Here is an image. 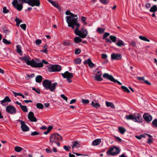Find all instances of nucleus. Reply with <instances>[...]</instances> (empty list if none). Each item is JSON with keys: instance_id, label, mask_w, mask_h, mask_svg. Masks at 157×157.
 <instances>
[{"instance_id": "obj_1", "label": "nucleus", "mask_w": 157, "mask_h": 157, "mask_svg": "<svg viewBox=\"0 0 157 157\" xmlns=\"http://www.w3.org/2000/svg\"><path fill=\"white\" fill-rule=\"evenodd\" d=\"M70 17H66V21L69 27H71L72 29L75 28V25L76 28L74 30L75 34L82 38H84L88 34L87 30L84 28H82L81 30H79L80 25L78 22V18H73L71 20Z\"/></svg>"}, {"instance_id": "obj_2", "label": "nucleus", "mask_w": 157, "mask_h": 157, "mask_svg": "<svg viewBox=\"0 0 157 157\" xmlns=\"http://www.w3.org/2000/svg\"><path fill=\"white\" fill-rule=\"evenodd\" d=\"M19 59L22 61L25 62L27 65H30L33 67H40L42 66L41 63L37 64L36 62L33 59L30 60V58L29 56H24L19 57Z\"/></svg>"}, {"instance_id": "obj_3", "label": "nucleus", "mask_w": 157, "mask_h": 157, "mask_svg": "<svg viewBox=\"0 0 157 157\" xmlns=\"http://www.w3.org/2000/svg\"><path fill=\"white\" fill-rule=\"evenodd\" d=\"M57 83L56 82H54L52 84L51 81L46 79L42 82V85L46 90H49L51 91H53L56 89V86Z\"/></svg>"}, {"instance_id": "obj_4", "label": "nucleus", "mask_w": 157, "mask_h": 157, "mask_svg": "<svg viewBox=\"0 0 157 157\" xmlns=\"http://www.w3.org/2000/svg\"><path fill=\"white\" fill-rule=\"evenodd\" d=\"M49 139L51 143L50 144L51 146H52V143H55L57 146H59L60 143L59 141H61L62 140V137L60 135L57 133H55L51 135L50 136Z\"/></svg>"}, {"instance_id": "obj_5", "label": "nucleus", "mask_w": 157, "mask_h": 157, "mask_svg": "<svg viewBox=\"0 0 157 157\" xmlns=\"http://www.w3.org/2000/svg\"><path fill=\"white\" fill-rule=\"evenodd\" d=\"M120 152V150L118 147L114 146L110 148L109 150L106 151L108 155H114L118 154Z\"/></svg>"}, {"instance_id": "obj_6", "label": "nucleus", "mask_w": 157, "mask_h": 157, "mask_svg": "<svg viewBox=\"0 0 157 157\" xmlns=\"http://www.w3.org/2000/svg\"><path fill=\"white\" fill-rule=\"evenodd\" d=\"M47 67L48 71L50 72L59 71L61 69L60 66L58 65H50Z\"/></svg>"}, {"instance_id": "obj_7", "label": "nucleus", "mask_w": 157, "mask_h": 157, "mask_svg": "<svg viewBox=\"0 0 157 157\" xmlns=\"http://www.w3.org/2000/svg\"><path fill=\"white\" fill-rule=\"evenodd\" d=\"M61 74L63 78L67 79V80L69 83H71L72 82L71 79L73 77V75L72 73L66 71L64 73H61Z\"/></svg>"}, {"instance_id": "obj_8", "label": "nucleus", "mask_w": 157, "mask_h": 157, "mask_svg": "<svg viewBox=\"0 0 157 157\" xmlns=\"http://www.w3.org/2000/svg\"><path fill=\"white\" fill-rule=\"evenodd\" d=\"M133 121L135 122H142L143 120L141 115L136 113L133 114Z\"/></svg>"}, {"instance_id": "obj_9", "label": "nucleus", "mask_w": 157, "mask_h": 157, "mask_svg": "<svg viewBox=\"0 0 157 157\" xmlns=\"http://www.w3.org/2000/svg\"><path fill=\"white\" fill-rule=\"evenodd\" d=\"M28 4L32 7H38L40 5V2L39 0H28Z\"/></svg>"}, {"instance_id": "obj_10", "label": "nucleus", "mask_w": 157, "mask_h": 157, "mask_svg": "<svg viewBox=\"0 0 157 157\" xmlns=\"http://www.w3.org/2000/svg\"><path fill=\"white\" fill-rule=\"evenodd\" d=\"M111 59L114 60H119L121 58V54L119 53H112L111 56Z\"/></svg>"}, {"instance_id": "obj_11", "label": "nucleus", "mask_w": 157, "mask_h": 157, "mask_svg": "<svg viewBox=\"0 0 157 157\" xmlns=\"http://www.w3.org/2000/svg\"><path fill=\"white\" fill-rule=\"evenodd\" d=\"M18 121L21 122V128L22 130L24 132H27L29 130V128L25 124L24 121L19 120Z\"/></svg>"}, {"instance_id": "obj_12", "label": "nucleus", "mask_w": 157, "mask_h": 157, "mask_svg": "<svg viewBox=\"0 0 157 157\" xmlns=\"http://www.w3.org/2000/svg\"><path fill=\"white\" fill-rule=\"evenodd\" d=\"M6 110L10 114H13L15 113L16 109L13 106L9 105L6 107Z\"/></svg>"}, {"instance_id": "obj_13", "label": "nucleus", "mask_w": 157, "mask_h": 157, "mask_svg": "<svg viewBox=\"0 0 157 157\" xmlns=\"http://www.w3.org/2000/svg\"><path fill=\"white\" fill-rule=\"evenodd\" d=\"M11 99L8 96H6L4 99L0 101L1 104L3 106H6L8 105L7 102H10Z\"/></svg>"}, {"instance_id": "obj_14", "label": "nucleus", "mask_w": 157, "mask_h": 157, "mask_svg": "<svg viewBox=\"0 0 157 157\" xmlns=\"http://www.w3.org/2000/svg\"><path fill=\"white\" fill-rule=\"evenodd\" d=\"M28 118L32 122H36L37 121L36 118L34 116V113L32 112H29L28 116Z\"/></svg>"}, {"instance_id": "obj_15", "label": "nucleus", "mask_w": 157, "mask_h": 157, "mask_svg": "<svg viewBox=\"0 0 157 157\" xmlns=\"http://www.w3.org/2000/svg\"><path fill=\"white\" fill-rule=\"evenodd\" d=\"M47 0L55 7L59 11H61V7L57 2L55 1H53L52 0Z\"/></svg>"}, {"instance_id": "obj_16", "label": "nucleus", "mask_w": 157, "mask_h": 157, "mask_svg": "<svg viewBox=\"0 0 157 157\" xmlns=\"http://www.w3.org/2000/svg\"><path fill=\"white\" fill-rule=\"evenodd\" d=\"M103 77L105 79L109 80L113 82L114 78L111 75L107 73H104L103 75Z\"/></svg>"}, {"instance_id": "obj_17", "label": "nucleus", "mask_w": 157, "mask_h": 157, "mask_svg": "<svg viewBox=\"0 0 157 157\" xmlns=\"http://www.w3.org/2000/svg\"><path fill=\"white\" fill-rule=\"evenodd\" d=\"M84 64H87L90 68H92L94 66V64L92 63L91 60L90 58L86 60L84 62Z\"/></svg>"}, {"instance_id": "obj_18", "label": "nucleus", "mask_w": 157, "mask_h": 157, "mask_svg": "<svg viewBox=\"0 0 157 157\" xmlns=\"http://www.w3.org/2000/svg\"><path fill=\"white\" fill-rule=\"evenodd\" d=\"M144 119L147 121H150L152 119V117L148 113H145L143 115Z\"/></svg>"}, {"instance_id": "obj_19", "label": "nucleus", "mask_w": 157, "mask_h": 157, "mask_svg": "<svg viewBox=\"0 0 157 157\" xmlns=\"http://www.w3.org/2000/svg\"><path fill=\"white\" fill-rule=\"evenodd\" d=\"M65 13L66 15H70V16H68L67 17H71V20L73 18H75V17H77V15H75L71 13L69 10L66 11L65 12Z\"/></svg>"}, {"instance_id": "obj_20", "label": "nucleus", "mask_w": 157, "mask_h": 157, "mask_svg": "<svg viewBox=\"0 0 157 157\" xmlns=\"http://www.w3.org/2000/svg\"><path fill=\"white\" fill-rule=\"evenodd\" d=\"M110 35V34L109 33L106 32L103 35L102 39L103 40H105L107 42H109L110 43H111L112 41H111L110 40L109 38H106V37L108 36H109Z\"/></svg>"}, {"instance_id": "obj_21", "label": "nucleus", "mask_w": 157, "mask_h": 157, "mask_svg": "<svg viewBox=\"0 0 157 157\" xmlns=\"http://www.w3.org/2000/svg\"><path fill=\"white\" fill-rule=\"evenodd\" d=\"M91 105L93 107L95 108H97L100 106V105L95 100L92 101Z\"/></svg>"}, {"instance_id": "obj_22", "label": "nucleus", "mask_w": 157, "mask_h": 157, "mask_svg": "<svg viewBox=\"0 0 157 157\" xmlns=\"http://www.w3.org/2000/svg\"><path fill=\"white\" fill-rule=\"evenodd\" d=\"M101 142L100 139H98L94 140L92 142V145L94 146H97Z\"/></svg>"}, {"instance_id": "obj_23", "label": "nucleus", "mask_w": 157, "mask_h": 157, "mask_svg": "<svg viewBox=\"0 0 157 157\" xmlns=\"http://www.w3.org/2000/svg\"><path fill=\"white\" fill-rule=\"evenodd\" d=\"M73 145L72 146V148H78L79 147V144L78 142L75 141L72 142Z\"/></svg>"}, {"instance_id": "obj_24", "label": "nucleus", "mask_w": 157, "mask_h": 157, "mask_svg": "<svg viewBox=\"0 0 157 157\" xmlns=\"http://www.w3.org/2000/svg\"><path fill=\"white\" fill-rule=\"evenodd\" d=\"M116 45L119 47L124 46V42L121 40H119L116 43Z\"/></svg>"}, {"instance_id": "obj_25", "label": "nucleus", "mask_w": 157, "mask_h": 157, "mask_svg": "<svg viewBox=\"0 0 157 157\" xmlns=\"http://www.w3.org/2000/svg\"><path fill=\"white\" fill-rule=\"evenodd\" d=\"M22 4H17V5H16L15 7L14 8L17 9L18 11H20L23 8Z\"/></svg>"}, {"instance_id": "obj_26", "label": "nucleus", "mask_w": 157, "mask_h": 157, "mask_svg": "<svg viewBox=\"0 0 157 157\" xmlns=\"http://www.w3.org/2000/svg\"><path fill=\"white\" fill-rule=\"evenodd\" d=\"M105 105L107 107H110L113 109H115L114 104L111 102L106 101L105 102Z\"/></svg>"}, {"instance_id": "obj_27", "label": "nucleus", "mask_w": 157, "mask_h": 157, "mask_svg": "<svg viewBox=\"0 0 157 157\" xmlns=\"http://www.w3.org/2000/svg\"><path fill=\"white\" fill-rule=\"evenodd\" d=\"M81 37L79 36L75 37L74 39V41L76 43H78L81 42L82 41V39Z\"/></svg>"}, {"instance_id": "obj_28", "label": "nucleus", "mask_w": 157, "mask_h": 157, "mask_svg": "<svg viewBox=\"0 0 157 157\" xmlns=\"http://www.w3.org/2000/svg\"><path fill=\"white\" fill-rule=\"evenodd\" d=\"M157 7L156 5H154L151 7L149 10L150 12H152L154 13L155 11H157Z\"/></svg>"}, {"instance_id": "obj_29", "label": "nucleus", "mask_w": 157, "mask_h": 157, "mask_svg": "<svg viewBox=\"0 0 157 157\" xmlns=\"http://www.w3.org/2000/svg\"><path fill=\"white\" fill-rule=\"evenodd\" d=\"M118 130L119 132L122 134H123L126 132V129L122 127H119L118 128Z\"/></svg>"}, {"instance_id": "obj_30", "label": "nucleus", "mask_w": 157, "mask_h": 157, "mask_svg": "<svg viewBox=\"0 0 157 157\" xmlns=\"http://www.w3.org/2000/svg\"><path fill=\"white\" fill-rule=\"evenodd\" d=\"M42 76L40 75H38L36 78V81L37 82L40 83L42 80Z\"/></svg>"}, {"instance_id": "obj_31", "label": "nucleus", "mask_w": 157, "mask_h": 157, "mask_svg": "<svg viewBox=\"0 0 157 157\" xmlns=\"http://www.w3.org/2000/svg\"><path fill=\"white\" fill-rule=\"evenodd\" d=\"M101 73L100 74L98 75H96L95 76V78L96 80L98 81H101L102 80V79L101 78Z\"/></svg>"}, {"instance_id": "obj_32", "label": "nucleus", "mask_w": 157, "mask_h": 157, "mask_svg": "<svg viewBox=\"0 0 157 157\" xmlns=\"http://www.w3.org/2000/svg\"><path fill=\"white\" fill-rule=\"evenodd\" d=\"M109 38L110 40H111V41L113 42H115L116 41L117 39H116V37L113 35H111L109 36Z\"/></svg>"}, {"instance_id": "obj_33", "label": "nucleus", "mask_w": 157, "mask_h": 157, "mask_svg": "<svg viewBox=\"0 0 157 157\" xmlns=\"http://www.w3.org/2000/svg\"><path fill=\"white\" fill-rule=\"evenodd\" d=\"M41 63V64H42V66H41L40 67H35V68H40V67H43V63L45 64H47L48 63V62L47 61H46L45 60H42V62H40V63H37L36 62V63L37 64H38V63Z\"/></svg>"}, {"instance_id": "obj_34", "label": "nucleus", "mask_w": 157, "mask_h": 157, "mask_svg": "<svg viewBox=\"0 0 157 157\" xmlns=\"http://www.w3.org/2000/svg\"><path fill=\"white\" fill-rule=\"evenodd\" d=\"M139 38L141 40L148 42L150 41V40L145 36H139Z\"/></svg>"}, {"instance_id": "obj_35", "label": "nucleus", "mask_w": 157, "mask_h": 157, "mask_svg": "<svg viewBox=\"0 0 157 157\" xmlns=\"http://www.w3.org/2000/svg\"><path fill=\"white\" fill-rule=\"evenodd\" d=\"M105 30V29H102L101 28H98L97 29V31L99 33L102 34L104 32Z\"/></svg>"}, {"instance_id": "obj_36", "label": "nucleus", "mask_w": 157, "mask_h": 157, "mask_svg": "<svg viewBox=\"0 0 157 157\" xmlns=\"http://www.w3.org/2000/svg\"><path fill=\"white\" fill-rule=\"evenodd\" d=\"M121 88V89L124 92H126L128 93H129L130 92V91L129 89L125 86H122Z\"/></svg>"}, {"instance_id": "obj_37", "label": "nucleus", "mask_w": 157, "mask_h": 157, "mask_svg": "<svg viewBox=\"0 0 157 157\" xmlns=\"http://www.w3.org/2000/svg\"><path fill=\"white\" fill-rule=\"evenodd\" d=\"M125 118L127 120H131L133 121V114L127 115L125 116Z\"/></svg>"}, {"instance_id": "obj_38", "label": "nucleus", "mask_w": 157, "mask_h": 157, "mask_svg": "<svg viewBox=\"0 0 157 157\" xmlns=\"http://www.w3.org/2000/svg\"><path fill=\"white\" fill-rule=\"evenodd\" d=\"M81 60L80 58L76 59L74 60V63L75 64H80L81 63Z\"/></svg>"}, {"instance_id": "obj_39", "label": "nucleus", "mask_w": 157, "mask_h": 157, "mask_svg": "<svg viewBox=\"0 0 157 157\" xmlns=\"http://www.w3.org/2000/svg\"><path fill=\"white\" fill-rule=\"evenodd\" d=\"M36 107L39 109H41L44 107L43 105L41 103H38L36 104Z\"/></svg>"}, {"instance_id": "obj_40", "label": "nucleus", "mask_w": 157, "mask_h": 157, "mask_svg": "<svg viewBox=\"0 0 157 157\" xmlns=\"http://www.w3.org/2000/svg\"><path fill=\"white\" fill-rule=\"evenodd\" d=\"M20 107L24 112H26L28 111V109L26 106L21 105Z\"/></svg>"}, {"instance_id": "obj_41", "label": "nucleus", "mask_w": 157, "mask_h": 157, "mask_svg": "<svg viewBox=\"0 0 157 157\" xmlns=\"http://www.w3.org/2000/svg\"><path fill=\"white\" fill-rule=\"evenodd\" d=\"M22 149V148L18 146H17L15 147L14 150L17 152H20Z\"/></svg>"}, {"instance_id": "obj_42", "label": "nucleus", "mask_w": 157, "mask_h": 157, "mask_svg": "<svg viewBox=\"0 0 157 157\" xmlns=\"http://www.w3.org/2000/svg\"><path fill=\"white\" fill-rule=\"evenodd\" d=\"M40 53L42 54H48V50H40Z\"/></svg>"}, {"instance_id": "obj_43", "label": "nucleus", "mask_w": 157, "mask_h": 157, "mask_svg": "<svg viewBox=\"0 0 157 157\" xmlns=\"http://www.w3.org/2000/svg\"><path fill=\"white\" fill-rule=\"evenodd\" d=\"M63 44L65 46H69L71 44L70 42L68 40H65L63 42Z\"/></svg>"}, {"instance_id": "obj_44", "label": "nucleus", "mask_w": 157, "mask_h": 157, "mask_svg": "<svg viewBox=\"0 0 157 157\" xmlns=\"http://www.w3.org/2000/svg\"><path fill=\"white\" fill-rule=\"evenodd\" d=\"M3 42L5 44H10L11 43L10 41L8 40L7 39L3 38Z\"/></svg>"}, {"instance_id": "obj_45", "label": "nucleus", "mask_w": 157, "mask_h": 157, "mask_svg": "<svg viewBox=\"0 0 157 157\" xmlns=\"http://www.w3.org/2000/svg\"><path fill=\"white\" fill-rule=\"evenodd\" d=\"M9 12V10L7 9L6 7L4 6L3 8V13H7Z\"/></svg>"}, {"instance_id": "obj_46", "label": "nucleus", "mask_w": 157, "mask_h": 157, "mask_svg": "<svg viewBox=\"0 0 157 157\" xmlns=\"http://www.w3.org/2000/svg\"><path fill=\"white\" fill-rule=\"evenodd\" d=\"M12 4L14 7H15L16 5L18 4V2L17 0H13L12 2Z\"/></svg>"}, {"instance_id": "obj_47", "label": "nucleus", "mask_w": 157, "mask_h": 157, "mask_svg": "<svg viewBox=\"0 0 157 157\" xmlns=\"http://www.w3.org/2000/svg\"><path fill=\"white\" fill-rule=\"evenodd\" d=\"M18 1L21 4L26 3L28 4V0H18Z\"/></svg>"}, {"instance_id": "obj_48", "label": "nucleus", "mask_w": 157, "mask_h": 157, "mask_svg": "<svg viewBox=\"0 0 157 157\" xmlns=\"http://www.w3.org/2000/svg\"><path fill=\"white\" fill-rule=\"evenodd\" d=\"M14 21L17 23V24H20L22 22V20L18 19L17 17H16Z\"/></svg>"}, {"instance_id": "obj_49", "label": "nucleus", "mask_w": 157, "mask_h": 157, "mask_svg": "<svg viewBox=\"0 0 157 157\" xmlns=\"http://www.w3.org/2000/svg\"><path fill=\"white\" fill-rule=\"evenodd\" d=\"M20 27L24 30H25L26 27V25L25 24H22L20 25Z\"/></svg>"}, {"instance_id": "obj_50", "label": "nucleus", "mask_w": 157, "mask_h": 157, "mask_svg": "<svg viewBox=\"0 0 157 157\" xmlns=\"http://www.w3.org/2000/svg\"><path fill=\"white\" fill-rule=\"evenodd\" d=\"M153 125L155 127H157V119L153 120L152 122Z\"/></svg>"}, {"instance_id": "obj_51", "label": "nucleus", "mask_w": 157, "mask_h": 157, "mask_svg": "<svg viewBox=\"0 0 157 157\" xmlns=\"http://www.w3.org/2000/svg\"><path fill=\"white\" fill-rule=\"evenodd\" d=\"M33 90L35 91L36 93L40 94V90L39 89H36V88L34 87L32 88Z\"/></svg>"}, {"instance_id": "obj_52", "label": "nucleus", "mask_w": 157, "mask_h": 157, "mask_svg": "<svg viewBox=\"0 0 157 157\" xmlns=\"http://www.w3.org/2000/svg\"><path fill=\"white\" fill-rule=\"evenodd\" d=\"M100 1L105 4H107L109 2V0H100Z\"/></svg>"}, {"instance_id": "obj_53", "label": "nucleus", "mask_w": 157, "mask_h": 157, "mask_svg": "<svg viewBox=\"0 0 157 157\" xmlns=\"http://www.w3.org/2000/svg\"><path fill=\"white\" fill-rule=\"evenodd\" d=\"M42 41L40 40L37 39L36 40V43L37 45H39L41 43Z\"/></svg>"}, {"instance_id": "obj_54", "label": "nucleus", "mask_w": 157, "mask_h": 157, "mask_svg": "<svg viewBox=\"0 0 157 157\" xmlns=\"http://www.w3.org/2000/svg\"><path fill=\"white\" fill-rule=\"evenodd\" d=\"M129 44L133 47H135L136 46V43L133 41H131V42L129 43Z\"/></svg>"}, {"instance_id": "obj_55", "label": "nucleus", "mask_w": 157, "mask_h": 157, "mask_svg": "<svg viewBox=\"0 0 157 157\" xmlns=\"http://www.w3.org/2000/svg\"><path fill=\"white\" fill-rule=\"evenodd\" d=\"M82 101L83 103L84 104H87L89 103V101L88 99H82Z\"/></svg>"}, {"instance_id": "obj_56", "label": "nucleus", "mask_w": 157, "mask_h": 157, "mask_svg": "<svg viewBox=\"0 0 157 157\" xmlns=\"http://www.w3.org/2000/svg\"><path fill=\"white\" fill-rule=\"evenodd\" d=\"M136 138L139 140L141 139L143 137H144V136L143 135H141L140 136H136Z\"/></svg>"}, {"instance_id": "obj_57", "label": "nucleus", "mask_w": 157, "mask_h": 157, "mask_svg": "<svg viewBox=\"0 0 157 157\" xmlns=\"http://www.w3.org/2000/svg\"><path fill=\"white\" fill-rule=\"evenodd\" d=\"M61 98H63V99L65 100L66 101L67 100V97L65 96V95L64 94H62L61 95Z\"/></svg>"}, {"instance_id": "obj_58", "label": "nucleus", "mask_w": 157, "mask_h": 157, "mask_svg": "<svg viewBox=\"0 0 157 157\" xmlns=\"http://www.w3.org/2000/svg\"><path fill=\"white\" fill-rule=\"evenodd\" d=\"M39 134V133L37 132H33L31 133V135L32 136H35Z\"/></svg>"}, {"instance_id": "obj_59", "label": "nucleus", "mask_w": 157, "mask_h": 157, "mask_svg": "<svg viewBox=\"0 0 157 157\" xmlns=\"http://www.w3.org/2000/svg\"><path fill=\"white\" fill-rule=\"evenodd\" d=\"M137 78L140 81H144V77H137Z\"/></svg>"}, {"instance_id": "obj_60", "label": "nucleus", "mask_w": 157, "mask_h": 157, "mask_svg": "<svg viewBox=\"0 0 157 157\" xmlns=\"http://www.w3.org/2000/svg\"><path fill=\"white\" fill-rule=\"evenodd\" d=\"M107 56L105 54H102L101 55L102 58L103 59H105L107 58Z\"/></svg>"}, {"instance_id": "obj_61", "label": "nucleus", "mask_w": 157, "mask_h": 157, "mask_svg": "<svg viewBox=\"0 0 157 157\" xmlns=\"http://www.w3.org/2000/svg\"><path fill=\"white\" fill-rule=\"evenodd\" d=\"M81 52L80 50H75V54L78 55Z\"/></svg>"}, {"instance_id": "obj_62", "label": "nucleus", "mask_w": 157, "mask_h": 157, "mask_svg": "<svg viewBox=\"0 0 157 157\" xmlns=\"http://www.w3.org/2000/svg\"><path fill=\"white\" fill-rule=\"evenodd\" d=\"M113 82H117L118 84L121 85L122 84V83H121L119 81L115 79H114V80H113Z\"/></svg>"}, {"instance_id": "obj_63", "label": "nucleus", "mask_w": 157, "mask_h": 157, "mask_svg": "<svg viewBox=\"0 0 157 157\" xmlns=\"http://www.w3.org/2000/svg\"><path fill=\"white\" fill-rule=\"evenodd\" d=\"M86 18L82 16L81 17V20L82 22H84L85 21Z\"/></svg>"}, {"instance_id": "obj_64", "label": "nucleus", "mask_w": 157, "mask_h": 157, "mask_svg": "<svg viewBox=\"0 0 157 157\" xmlns=\"http://www.w3.org/2000/svg\"><path fill=\"white\" fill-rule=\"evenodd\" d=\"M146 7L148 9L151 7V4L149 3H147L145 5Z\"/></svg>"}]
</instances>
